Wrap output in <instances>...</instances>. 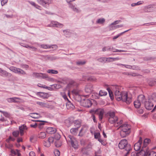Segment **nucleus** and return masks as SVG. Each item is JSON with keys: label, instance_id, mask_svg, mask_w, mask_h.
Returning a JSON list of instances; mask_svg holds the SVG:
<instances>
[{"label": "nucleus", "instance_id": "1", "mask_svg": "<svg viewBox=\"0 0 156 156\" xmlns=\"http://www.w3.org/2000/svg\"><path fill=\"white\" fill-rule=\"evenodd\" d=\"M115 98L118 101H122L126 102L127 104H129L132 102V98L128 97L127 92H121L118 90H116L115 93Z\"/></svg>", "mask_w": 156, "mask_h": 156}, {"label": "nucleus", "instance_id": "23", "mask_svg": "<svg viewBox=\"0 0 156 156\" xmlns=\"http://www.w3.org/2000/svg\"><path fill=\"white\" fill-rule=\"evenodd\" d=\"M29 116L34 119H38L40 117L39 114L36 113H30Z\"/></svg>", "mask_w": 156, "mask_h": 156}, {"label": "nucleus", "instance_id": "31", "mask_svg": "<svg viewBox=\"0 0 156 156\" xmlns=\"http://www.w3.org/2000/svg\"><path fill=\"white\" fill-rule=\"evenodd\" d=\"M123 27V25L122 24H120V25H118L115 26H110V30H114L116 28H119V27Z\"/></svg>", "mask_w": 156, "mask_h": 156}, {"label": "nucleus", "instance_id": "44", "mask_svg": "<svg viewBox=\"0 0 156 156\" xmlns=\"http://www.w3.org/2000/svg\"><path fill=\"white\" fill-rule=\"evenodd\" d=\"M118 66H125V67L128 68L129 69H132V66L131 65H124V64H117Z\"/></svg>", "mask_w": 156, "mask_h": 156}, {"label": "nucleus", "instance_id": "10", "mask_svg": "<svg viewBox=\"0 0 156 156\" xmlns=\"http://www.w3.org/2000/svg\"><path fill=\"white\" fill-rule=\"evenodd\" d=\"M49 26L62 28L63 27V25L57 21H52L51 24L49 25Z\"/></svg>", "mask_w": 156, "mask_h": 156}, {"label": "nucleus", "instance_id": "13", "mask_svg": "<svg viewBox=\"0 0 156 156\" xmlns=\"http://www.w3.org/2000/svg\"><path fill=\"white\" fill-rule=\"evenodd\" d=\"M56 130L55 128L51 127H48L46 130L47 133L51 134H54L56 132Z\"/></svg>", "mask_w": 156, "mask_h": 156}, {"label": "nucleus", "instance_id": "43", "mask_svg": "<svg viewBox=\"0 0 156 156\" xmlns=\"http://www.w3.org/2000/svg\"><path fill=\"white\" fill-rule=\"evenodd\" d=\"M149 156H156V153L154 151L149 152V149H148V155Z\"/></svg>", "mask_w": 156, "mask_h": 156}, {"label": "nucleus", "instance_id": "7", "mask_svg": "<svg viewBox=\"0 0 156 156\" xmlns=\"http://www.w3.org/2000/svg\"><path fill=\"white\" fill-rule=\"evenodd\" d=\"M142 139L141 137H140L139 139L137 142L135 143L134 146V150L136 151H138L140 150L141 145L142 144Z\"/></svg>", "mask_w": 156, "mask_h": 156}, {"label": "nucleus", "instance_id": "32", "mask_svg": "<svg viewBox=\"0 0 156 156\" xmlns=\"http://www.w3.org/2000/svg\"><path fill=\"white\" fill-rule=\"evenodd\" d=\"M141 103L138 100L134 102V105L135 108H138L140 107Z\"/></svg>", "mask_w": 156, "mask_h": 156}, {"label": "nucleus", "instance_id": "26", "mask_svg": "<svg viewBox=\"0 0 156 156\" xmlns=\"http://www.w3.org/2000/svg\"><path fill=\"white\" fill-rule=\"evenodd\" d=\"M63 32L65 35L66 37H69L71 34V33L69 30H63Z\"/></svg>", "mask_w": 156, "mask_h": 156}, {"label": "nucleus", "instance_id": "11", "mask_svg": "<svg viewBox=\"0 0 156 156\" xmlns=\"http://www.w3.org/2000/svg\"><path fill=\"white\" fill-rule=\"evenodd\" d=\"M139 156H147L148 153V149H141L140 152H136Z\"/></svg>", "mask_w": 156, "mask_h": 156}, {"label": "nucleus", "instance_id": "53", "mask_svg": "<svg viewBox=\"0 0 156 156\" xmlns=\"http://www.w3.org/2000/svg\"><path fill=\"white\" fill-rule=\"evenodd\" d=\"M109 58L110 59H112L111 61H112V62H113V61H117V60H120L121 59V58H119L118 57H117L116 58L110 57V58Z\"/></svg>", "mask_w": 156, "mask_h": 156}, {"label": "nucleus", "instance_id": "62", "mask_svg": "<svg viewBox=\"0 0 156 156\" xmlns=\"http://www.w3.org/2000/svg\"><path fill=\"white\" fill-rule=\"evenodd\" d=\"M47 140L50 143V144H51V143H53L54 141V139L52 137H50L48 138Z\"/></svg>", "mask_w": 156, "mask_h": 156}, {"label": "nucleus", "instance_id": "30", "mask_svg": "<svg viewBox=\"0 0 156 156\" xmlns=\"http://www.w3.org/2000/svg\"><path fill=\"white\" fill-rule=\"evenodd\" d=\"M107 90L108 92L109 97L112 100H113L114 99V95L112 91L109 87H108L107 88Z\"/></svg>", "mask_w": 156, "mask_h": 156}, {"label": "nucleus", "instance_id": "41", "mask_svg": "<svg viewBox=\"0 0 156 156\" xmlns=\"http://www.w3.org/2000/svg\"><path fill=\"white\" fill-rule=\"evenodd\" d=\"M87 80L90 81H95L97 79H96L94 76H90L88 77L87 79Z\"/></svg>", "mask_w": 156, "mask_h": 156}, {"label": "nucleus", "instance_id": "8", "mask_svg": "<svg viewBox=\"0 0 156 156\" xmlns=\"http://www.w3.org/2000/svg\"><path fill=\"white\" fill-rule=\"evenodd\" d=\"M37 2L40 5L44 6H45L46 5H49L52 3V0H37Z\"/></svg>", "mask_w": 156, "mask_h": 156}, {"label": "nucleus", "instance_id": "35", "mask_svg": "<svg viewBox=\"0 0 156 156\" xmlns=\"http://www.w3.org/2000/svg\"><path fill=\"white\" fill-rule=\"evenodd\" d=\"M17 73L18 74H21V75H25L26 74V73L22 69H20L18 68L17 71Z\"/></svg>", "mask_w": 156, "mask_h": 156}, {"label": "nucleus", "instance_id": "4", "mask_svg": "<svg viewBox=\"0 0 156 156\" xmlns=\"http://www.w3.org/2000/svg\"><path fill=\"white\" fill-rule=\"evenodd\" d=\"M118 147L121 149H124L125 150H131V145L128 144V141L125 139H122L120 140L118 145Z\"/></svg>", "mask_w": 156, "mask_h": 156}, {"label": "nucleus", "instance_id": "16", "mask_svg": "<svg viewBox=\"0 0 156 156\" xmlns=\"http://www.w3.org/2000/svg\"><path fill=\"white\" fill-rule=\"evenodd\" d=\"M137 100L141 104L144 103L146 101L144 96L143 94H140L138 96Z\"/></svg>", "mask_w": 156, "mask_h": 156}, {"label": "nucleus", "instance_id": "27", "mask_svg": "<svg viewBox=\"0 0 156 156\" xmlns=\"http://www.w3.org/2000/svg\"><path fill=\"white\" fill-rule=\"evenodd\" d=\"M78 129L79 128L76 127L75 128H72L70 129V132L73 134L76 135L77 134Z\"/></svg>", "mask_w": 156, "mask_h": 156}, {"label": "nucleus", "instance_id": "60", "mask_svg": "<svg viewBox=\"0 0 156 156\" xmlns=\"http://www.w3.org/2000/svg\"><path fill=\"white\" fill-rule=\"evenodd\" d=\"M41 78L43 79H45L46 78H47L48 77V75L45 73H42V75H41Z\"/></svg>", "mask_w": 156, "mask_h": 156}, {"label": "nucleus", "instance_id": "15", "mask_svg": "<svg viewBox=\"0 0 156 156\" xmlns=\"http://www.w3.org/2000/svg\"><path fill=\"white\" fill-rule=\"evenodd\" d=\"M72 92L75 94V98H77V99H76L77 101H80L81 100V97L79 94V91L77 90H73Z\"/></svg>", "mask_w": 156, "mask_h": 156}, {"label": "nucleus", "instance_id": "33", "mask_svg": "<svg viewBox=\"0 0 156 156\" xmlns=\"http://www.w3.org/2000/svg\"><path fill=\"white\" fill-rule=\"evenodd\" d=\"M46 137V133L45 132H41L39 134V138L41 139H44Z\"/></svg>", "mask_w": 156, "mask_h": 156}, {"label": "nucleus", "instance_id": "25", "mask_svg": "<svg viewBox=\"0 0 156 156\" xmlns=\"http://www.w3.org/2000/svg\"><path fill=\"white\" fill-rule=\"evenodd\" d=\"M98 113L99 115V120H101L103 117L104 111L101 109L98 110Z\"/></svg>", "mask_w": 156, "mask_h": 156}, {"label": "nucleus", "instance_id": "2", "mask_svg": "<svg viewBox=\"0 0 156 156\" xmlns=\"http://www.w3.org/2000/svg\"><path fill=\"white\" fill-rule=\"evenodd\" d=\"M154 105H155L154 108L151 111L153 112L156 109V95L153 94L151 96L149 97L147 101L144 103V106L147 110H150L152 109Z\"/></svg>", "mask_w": 156, "mask_h": 156}, {"label": "nucleus", "instance_id": "28", "mask_svg": "<svg viewBox=\"0 0 156 156\" xmlns=\"http://www.w3.org/2000/svg\"><path fill=\"white\" fill-rule=\"evenodd\" d=\"M107 116L108 118H113L115 116V112H113L109 111L107 114Z\"/></svg>", "mask_w": 156, "mask_h": 156}, {"label": "nucleus", "instance_id": "48", "mask_svg": "<svg viewBox=\"0 0 156 156\" xmlns=\"http://www.w3.org/2000/svg\"><path fill=\"white\" fill-rule=\"evenodd\" d=\"M94 138L95 139H98L100 138L101 136L100 133H94Z\"/></svg>", "mask_w": 156, "mask_h": 156}, {"label": "nucleus", "instance_id": "17", "mask_svg": "<svg viewBox=\"0 0 156 156\" xmlns=\"http://www.w3.org/2000/svg\"><path fill=\"white\" fill-rule=\"evenodd\" d=\"M33 121L39 122H40L38 123H37V126L39 129H42L43 128V125L44 124V122H47L43 121L40 120H33Z\"/></svg>", "mask_w": 156, "mask_h": 156}, {"label": "nucleus", "instance_id": "63", "mask_svg": "<svg viewBox=\"0 0 156 156\" xmlns=\"http://www.w3.org/2000/svg\"><path fill=\"white\" fill-rule=\"evenodd\" d=\"M86 63V62L85 61H78L76 62V64L77 65H83L84 64Z\"/></svg>", "mask_w": 156, "mask_h": 156}, {"label": "nucleus", "instance_id": "5", "mask_svg": "<svg viewBox=\"0 0 156 156\" xmlns=\"http://www.w3.org/2000/svg\"><path fill=\"white\" fill-rule=\"evenodd\" d=\"M68 137L69 138V141L70 142L72 146L74 149H76L78 148V144L76 139L71 135H69Z\"/></svg>", "mask_w": 156, "mask_h": 156}, {"label": "nucleus", "instance_id": "55", "mask_svg": "<svg viewBox=\"0 0 156 156\" xmlns=\"http://www.w3.org/2000/svg\"><path fill=\"white\" fill-rule=\"evenodd\" d=\"M37 104L42 107H46V104L45 103L39 101L37 102Z\"/></svg>", "mask_w": 156, "mask_h": 156}, {"label": "nucleus", "instance_id": "37", "mask_svg": "<svg viewBox=\"0 0 156 156\" xmlns=\"http://www.w3.org/2000/svg\"><path fill=\"white\" fill-rule=\"evenodd\" d=\"M47 73H49L57 74L58 73L57 70H55L54 69H49L47 71Z\"/></svg>", "mask_w": 156, "mask_h": 156}, {"label": "nucleus", "instance_id": "18", "mask_svg": "<svg viewBox=\"0 0 156 156\" xmlns=\"http://www.w3.org/2000/svg\"><path fill=\"white\" fill-rule=\"evenodd\" d=\"M41 48H45V49L54 48H57V46L55 45H53L51 46H50L49 45L44 44H41Z\"/></svg>", "mask_w": 156, "mask_h": 156}, {"label": "nucleus", "instance_id": "56", "mask_svg": "<svg viewBox=\"0 0 156 156\" xmlns=\"http://www.w3.org/2000/svg\"><path fill=\"white\" fill-rule=\"evenodd\" d=\"M54 153L55 156H59L60 155V152L57 149L55 150Z\"/></svg>", "mask_w": 156, "mask_h": 156}, {"label": "nucleus", "instance_id": "51", "mask_svg": "<svg viewBox=\"0 0 156 156\" xmlns=\"http://www.w3.org/2000/svg\"><path fill=\"white\" fill-rule=\"evenodd\" d=\"M39 85H41V84H40V83H38V86L41 87H43V88H44L47 89L49 90H50V89L51 88V87H47L46 86H45V85H42L41 86H39Z\"/></svg>", "mask_w": 156, "mask_h": 156}, {"label": "nucleus", "instance_id": "38", "mask_svg": "<svg viewBox=\"0 0 156 156\" xmlns=\"http://www.w3.org/2000/svg\"><path fill=\"white\" fill-rule=\"evenodd\" d=\"M18 68L14 66L10 67L9 69L11 71L16 73Z\"/></svg>", "mask_w": 156, "mask_h": 156}, {"label": "nucleus", "instance_id": "20", "mask_svg": "<svg viewBox=\"0 0 156 156\" xmlns=\"http://www.w3.org/2000/svg\"><path fill=\"white\" fill-rule=\"evenodd\" d=\"M69 8H71L73 11L77 12H79L80 11V10L78 8L75 7V5H74L73 4L71 3H69Z\"/></svg>", "mask_w": 156, "mask_h": 156}, {"label": "nucleus", "instance_id": "34", "mask_svg": "<svg viewBox=\"0 0 156 156\" xmlns=\"http://www.w3.org/2000/svg\"><path fill=\"white\" fill-rule=\"evenodd\" d=\"M99 94L101 96H105L107 94V92L104 90H101L99 92Z\"/></svg>", "mask_w": 156, "mask_h": 156}, {"label": "nucleus", "instance_id": "46", "mask_svg": "<svg viewBox=\"0 0 156 156\" xmlns=\"http://www.w3.org/2000/svg\"><path fill=\"white\" fill-rule=\"evenodd\" d=\"M43 144L44 146L47 147H49L51 145L50 143L48 142V140H47L46 141H44Z\"/></svg>", "mask_w": 156, "mask_h": 156}, {"label": "nucleus", "instance_id": "6", "mask_svg": "<svg viewBox=\"0 0 156 156\" xmlns=\"http://www.w3.org/2000/svg\"><path fill=\"white\" fill-rule=\"evenodd\" d=\"M80 102L81 105L82 106L86 108H89L91 106L92 103L91 100L89 99H83L81 98Z\"/></svg>", "mask_w": 156, "mask_h": 156}, {"label": "nucleus", "instance_id": "45", "mask_svg": "<svg viewBox=\"0 0 156 156\" xmlns=\"http://www.w3.org/2000/svg\"><path fill=\"white\" fill-rule=\"evenodd\" d=\"M66 106H67V108H68V106H69V107L72 109H74L75 108V106L73 105V104L69 101L68 103H67Z\"/></svg>", "mask_w": 156, "mask_h": 156}, {"label": "nucleus", "instance_id": "57", "mask_svg": "<svg viewBox=\"0 0 156 156\" xmlns=\"http://www.w3.org/2000/svg\"><path fill=\"white\" fill-rule=\"evenodd\" d=\"M29 2L30 3V4L34 6L37 8H38V7H40L39 6L37 5L34 2L29 1Z\"/></svg>", "mask_w": 156, "mask_h": 156}, {"label": "nucleus", "instance_id": "14", "mask_svg": "<svg viewBox=\"0 0 156 156\" xmlns=\"http://www.w3.org/2000/svg\"><path fill=\"white\" fill-rule=\"evenodd\" d=\"M0 75L1 76L5 77H10L11 76V74L7 72L6 71L3 70L1 72Z\"/></svg>", "mask_w": 156, "mask_h": 156}, {"label": "nucleus", "instance_id": "21", "mask_svg": "<svg viewBox=\"0 0 156 156\" xmlns=\"http://www.w3.org/2000/svg\"><path fill=\"white\" fill-rule=\"evenodd\" d=\"M149 85L151 87L156 85V79H151L148 80Z\"/></svg>", "mask_w": 156, "mask_h": 156}, {"label": "nucleus", "instance_id": "36", "mask_svg": "<svg viewBox=\"0 0 156 156\" xmlns=\"http://www.w3.org/2000/svg\"><path fill=\"white\" fill-rule=\"evenodd\" d=\"M105 21V20L104 18H100L98 19L96 23L98 24H102Z\"/></svg>", "mask_w": 156, "mask_h": 156}, {"label": "nucleus", "instance_id": "49", "mask_svg": "<svg viewBox=\"0 0 156 156\" xmlns=\"http://www.w3.org/2000/svg\"><path fill=\"white\" fill-rule=\"evenodd\" d=\"M143 3L142 1H139L136 3H133L131 4L132 6H134L136 5H139L142 4Z\"/></svg>", "mask_w": 156, "mask_h": 156}, {"label": "nucleus", "instance_id": "40", "mask_svg": "<svg viewBox=\"0 0 156 156\" xmlns=\"http://www.w3.org/2000/svg\"><path fill=\"white\" fill-rule=\"evenodd\" d=\"M98 61L101 62H105L107 61V59L106 58H101L98 59Z\"/></svg>", "mask_w": 156, "mask_h": 156}, {"label": "nucleus", "instance_id": "59", "mask_svg": "<svg viewBox=\"0 0 156 156\" xmlns=\"http://www.w3.org/2000/svg\"><path fill=\"white\" fill-rule=\"evenodd\" d=\"M21 66L22 68L26 69H27L29 68L28 65L24 64H22Z\"/></svg>", "mask_w": 156, "mask_h": 156}, {"label": "nucleus", "instance_id": "39", "mask_svg": "<svg viewBox=\"0 0 156 156\" xmlns=\"http://www.w3.org/2000/svg\"><path fill=\"white\" fill-rule=\"evenodd\" d=\"M111 51L114 52H124L126 51L124 50H119L117 49L113 48V47H112V48H111Z\"/></svg>", "mask_w": 156, "mask_h": 156}, {"label": "nucleus", "instance_id": "50", "mask_svg": "<svg viewBox=\"0 0 156 156\" xmlns=\"http://www.w3.org/2000/svg\"><path fill=\"white\" fill-rule=\"evenodd\" d=\"M60 135L58 133H55L54 137V138L57 140H59L60 139Z\"/></svg>", "mask_w": 156, "mask_h": 156}, {"label": "nucleus", "instance_id": "64", "mask_svg": "<svg viewBox=\"0 0 156 156\" xmlns=\"http://www.w3.org/2000/svg\"><path fill=\"white\" fill-rule=\"evenodd\" d=\"M150 141L151 140L150 139H146L144 140V144H148Z\"/></svg>", "mask_w": 156, "mask_h": 156}, {"label": "nucleus", "instance_id": "42", "mask_svg": "<svg viewBox=\"0 0 156 156\" xmlns=\"http://www.w3.org/2000/svg\"><path fill=\"white\" fill-rule=\"evenodd\" d=\"M20 132L19 131H14L13 132L12 134L15 137H18L19 136Z\"/></svg>", "mask_w": 156, "mask_h": 156}, {"label": "nucleus", "instance_id": "12", "mask_svg": "<svg viewBox=\"0 0 156 156\" xmlns=\"http://www.w3.org/2000/svg\"><path fill=\"white\" fill-rule=\"evenodd\" d=\"M19 129L21 136H23L24 135L25 130H27V128L25 124H23L19 127Z\"/></svg>", "mask_w": 156, "mask_h": 156}, {"label": "nucleus", "instance_id": "19", "mask_svg": "<svg viewBox=\"0 0 156 156\" xmlns=\"http://www.w3.org/2000/svg\"><path fill=\"white\" fill-rule=\"evenodd\" d=\"M118 120V118L117 116L114 117L108 118V121L111 124L115 123Z\"/></svg>", "mask_w": 156, "mask_h": 156}, {"label": "nucleus", "instance_id": "47", "mask_svg": "<svg viewBox=\"0 0 156 156\" xmlns=\"http://www.w3.org/2000/svg\"><path fill=\"white\" fill-rule=\"evenodd\" d=\"M130 30V29H129V30H126L125 31L119 34V35H117L116 36H114L113 37V40H115V39L117 38L120 36L123 33L128 31L129 30Z\"/></svg>", "mask_w": 156, "mask_h": 156}, {"label": "nucleus", "instance_id": "24", "mask_svg": "<svg viewBox=\"0 0 156 156\" xmlns=\"http://www.w3.org/2000/svg\"><path fill=\"white\" fill-rule=\"evenodd\" d=\"M37 95L43 98H46L48 97V94L47 93L42 92H38Z\"/></svg>", "mask_w": 156, "mask_h": 156}, {"label": "nucleus", "instance_id": "58", "mask_svg": "<svg viewBox=\"0 0 156 156\" xmlns=\"http://www.w3.org/2000/svg\"><path fill=\"white\" fill-rule=\"evenodd\" d=\"M55 145L56 147H59L61 146V144L58 141H57L55 142Z\"/></svg>", "mask_w": 156, "mask_h": 156}, {"label": "nucleus", "instance_id": "22", "mask_svg": "<svg viewBox=\"0 0 156 156\" xmlns=\"http://www.w3.org/2000/svg\"><path fill=\"white\" fill-rule=\"evenodd\" d=\"M74 126L77 128H79L81 125V121L80 120H76L73 121Z\"/></svg>", "mask_w": 156, "mask_h": 156}, {"label": "nucleus", "instance_id": "9", "mask_svg": "<svg viewBox=\"0 0 156 156\" xmlns=\"http://www.w3.org/2000/svg\"><path fill=\"white\" fill-rule=\"evenodd\" d=\"M93 87L92 84H88L86 86L85 90L87 93H91L93 91Z\"/></svg>", "mask_w": 156, "mask_h": 156}, {"label": "nucleus", "instance_id": "52", "mask_svg": "<svg viewBox=\"0 0 156 156\" xmlns=\"http://www.w3.org/2000/svg\"><path fill=\"white\" fill-rule=\"evenodd\" d=\"M132 69L133 70H140V68L136 66H132Z\"/></svg>", "mask_w": 156, "mask_h": 156}, {"label": "nucleus", "instance_id": "29", "mask_svg": "<svg viewBox=\"0 0 156 156\" xmlns=\"http://www.w3.org/2000/svg\"><path fill=\"white\" fill-rule=\"evenodd\" d=\"M16 99H20L18 98L14 97L8 98L7 100L9 103L16 102L17 101L16 100Z\"/></svg>", "mask_w": 156, "mask_h": 156}, {"label": "nucleus", "instance_id": "61", "mask_svg": "<svg viewBox=\"0 0 156 156\" xmlns=\"http://www.w3.org/2000/svg\"><path fill=\"white\" fill-rule=\"evenodd\" d=\"M3 114L6 117L9 118L10 116V114L6 112H4Z\"/></svg>", "mask_w": 156, "mask_h": 156}, {"label": "nucleus", "instance_id": "3", "mask_svg": "<svg viewBox=\"0 0 156 156\" xmlns=\"http://www.w3.org/2000/svg\"><path fill=\"white\" fill-rule=\"evenodd\" d=\"M119 128L121 129L120 133L122 138L128 136L130 133V125L128 124L122 125L117 129Z\"/></svg>", "mask_w": 156, "mask_h": 156}, {"label": "nucleus", "instance_id": "54", "mask_svg": "<svg viewBox=\"0 0 156 156\" xmlns=\"http://www.w3.org/2000/svg\"><path fill=\"white\" fill-rule=\"evenodd\" d=\"M34 76L36 77H41L42 73H33Z\"/></svg>", "mask_w": 156, "mask_h": 156}]
</instances>
